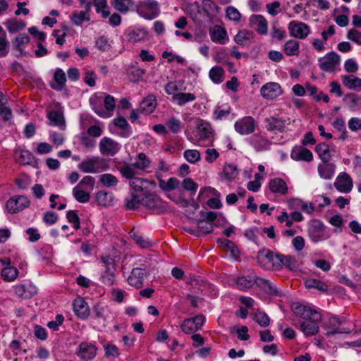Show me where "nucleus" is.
Wrapping results in <instances>:
<instances>
[{
  "instance_id": "41",
  "label": "nucleus",
  "mask_w": 361,
  "mask_h": 361,
  "mask_svg": "<svg viewBox=\"0 0 361 361\" xmlns=\"http://www.w3.org/2000/svg\"><path fill=\"white\" fill-rule=\"evenodd\" d=\"M147 37V32L143 29H135L130 31L128 35V40L130 42L135 43L141 40H144Z\"/></svg>"
},
{
  "instance_id": "21",
  "label": "nucleus",
  "mask_w": 361,
  "mask_h": 361,
  "mask_svg": "<svg viewBox=\"0 0 361 361\" xmlns=\"http://www.w3.org/2000/svg\"><path fill=\"white\" fill-rule=\"evenodd\" d=\"M290 157L295 161H311L313 159L312 152L302 147L294 148L291 152Z\"/></svg>"
},
{
  "instance_id": "50",
  "label": "nucleus",
  "mask_w": 361,
  "mask_h": 361,
  "mask_svg": "<svg viewBox=\"0 0 361 361\" xmlns=\"http://www.w3.org/2000/svg\"><path fill=\"white\" fill-rule=\"evenodd\" d=\"M73 195L75 199L80 203H86L89 202L90 199V193L80 189V187L77 185L73 189Z\"/></svg>"
},
{
  "instance_id": "8",
  "label": "nucleus",
  "mask_w": 361,
  "mask_h": 361,
  "mask_svg": "<svg viewBox=\"0 0 361 361\" xmlns=\"http://www.w3.org/2000/svg\"><path fill=\"white\" fill-rule=\"evenodd\" d=\"M290 35L298 39H305L310 33V27L303 22L291 20L288 25Z\"/></svg>"
},
{
  "instance_id": "56",
  "label": "nucleus",
  "mask_w": 361,
  "mask_h": 361,
  "mask_svg": "<svg viewBox=\"0 0 361 361\" xmlns=\"http://www.w3.org/2000/svg\"><path fill=\"white\" fill-rule=\"evenodd\" d=\"M166 126L171 133L176 134L180 131L182 128V123L178 118L172 117L166 121Z\"/></svg>"
},
{
  "instance_id": "35",
  "label": "nucleus",
  "mask_w": 361,
  "mask_h": 361,
  "mask_svg": "<svg viewBox=\"0 0 361 361\" xmlns=\"http://www.w3.org/2000/svg\"><path fill=\"white\" fill-rule=\"evenodd\" d=\"M19 271L15 267L12 266H6L2 269L1 275L4 281L6 282H12L15 281L18 276Z\"/></svg>"
},
{
  "instance_id": "2",
  "label": "nucleus",
  "mask_w": 361,
  "mask_h": 361,
  "mask_svg": "<svg viewBox=\"0 0 361 361\" xmlns=\"http://www.w3.org/2000/svg\"><path fill=\"white\" fill-rule=\"evenodd\" d=\"M280 255L274 254L272 251L263 249L257 252V259L261 267L267 270L280 269Z\"/></svg>"
},
{
  "instance_id": "23",
  "label": "nucleus",
  "mask_w": 361,
  "mask_h": 361,
  "mask_svg": "<svg viewBox=\"0 0 361 361\" xmlns=\"http://www.w3.org/2000/svg\"><path fill=\"white\" fill-rule=\"evenodd\" d=\"M265 127L269 131L278 130L283 132L286 126V121L274 116H270L265 119Z\"/></svg>"
},
{
  "instance_id": "22",
  "label": "nucleus",
  "mask_w": 361,
  "mask_h": 361,
  "mask_svg": "<svg viewBox=\"0 0 361 361\" xmlns=\"http://www.w3.org/2000/svg\"><path fill=\"white\" fill-rule=\"evenodd\" d=\"M335 169V164L330 162H322L319 164L317 167L319 176L325 180H330L333 178Z\"/></svg>"
},
{
  "instance_id": "17",
  "label": "nucleus",
  "mask_w": 361,
  "mask_h": 361,
  "mask_svg": "<svg viewBox=\"0 0 361 361\" xmlns=\"http://www.w3.org/2000/svg\"><path fill=\"white\" fill-rule=\"evenodd\" d=\"M334 186L341 192H349L353 188V180L347 173H341L337 176Z\"/></svg>"
},
{
  "instance_id": "14",
  "label": "nucleus",
  "mask_w": 361,
  "mask_h": 361,
  "mask_svg": "<svg viewBox=\"0 0 361 361\" xmlns=\"http://www.w3.org/2000/svg\"><path fill=\"white\" fill-rule=\"evenodd\" d=\"M260 93L264 99L273 100L282 94V89L279 83L271 82L261 87Z\"/></svg>"
},
{
  "instance_id": "25",
  "label": "nucleus",
  "mask_w": 361,
  "mask_h": 361,
  "mask_svg": "<svg viewBox=\"0 0 361 361\" xmlns=\"http://www.w3.org/2000/svg\"><path fill=\"white\" fill-rule=\"evenodd\" d=\"M212 134L210 124L204 120H199L197 123V135L200 140L209 139Z\"/></svg>"
},
{
  "instance_id": "7",
  "label": "nucleus",
  "mask_w": 361,
  "mask_h": 361,
  "mask_svg": "<svg viewBox=\"0 0 361 361\" xmlns=\"http://www.w3.org/2000/svg\"><path fill=\"white\" fill-rule=\"evenodd\" d=\"M30 204L29 199L24 195H14L9 198L6 204L8 213L13 214L27 208Z\"/></svg>"
},
{
  "instance_id": "9",
  "label": "nucleus",
  "mask_w": 361,
  "mask_h": 361,
  "mask_svg": "<svg viewBox=\"0 0 361 361\" xmlns=\"http://www.w3.org/2000/svg\"><path fill=\"white\" fill-rule=\"evenodd\" d=\"M343 319L338 317H332L329 318L328 322L324 324V329L325 330V335L326 336H333L337 334L348 333L349 330L344 328H341L343 323Z\"/></svg>"
},
{
  "instance_id": "39",
  "label": "nucleus",
  "mask_w": 361,
  "mask_h": 361,
  "mask_svg": "<svg viewBox=\"0 0 361 361\" xmlns=\"http://www.w3.org/2000/svg\"><path fill=\"white\" fill-rule=\"evenodd\" d=\"M300 43L295 39L287 41L283 46V51L287 56H297L299 54Z\"/></svg>"
},
{
  "instance_id": "59",
  "label": "nucleus",
  "mask_w": 361,
  "mask_h": 361,
  "mask_svg": "<svg viewBox=\"0 0 361 361\" xmlns=\"http://www.w3.org/2000/svg\"><path fill=\"white\" fill-rule=\"evenodd\" d=\"M66 218L68 222L73 224V226L75 229L78 230L80 228V221L76 211H68L66 213Z\"/></svg>"
},
{
  "instance_id": "45",
  "label": "nucleus",
  "mask_w": 361,
  "mask_h": 361,
  "mask_svg": "<svg viewBox=\"0 0 361 361\" xmlns=\"http://www.w3.org/2000/svg\"><path fill=\"white\" fill-rule=\"evenodd\" d=\"M280 259L281 261L280 269L286 267L290 270H295L298 268L297 260L293 256L281 255Z\"/></svg>"
},
{
  "instance_id": "28",
  "label": "nucleus",
  "mask_w": 361,
  "mask_h": 361,
  "mask_svg": "<svg viewBox=\"0 0 361 361\" xmlns=\"http://www.w3.org/2000/svg\"><path fill=\"white\" fill-rule=\"evenodd\" d=\"M110 4L116 11L123 13H128L135 5L133 0H110Z\"/></svg>"
},
{
  "instance_id": "29",
  "label": "nucleus",
  "mask_w": 361,
  "mask_h": 361,
  "mask_svg": "<svg viewBox=\"0 0 361 361\" xmlns=\"http://www.w3.org/2000/svg\"><path fill=\"white\" fill-rule=\"evenodd\" d=\"M95 199L97 204L102 207H109L113 204L114 196L111 192L100 190L96 193Z\"/></svg>"
},
{
  "instance_id": "1",
  "label": "nucleus",
  "mask_w": 361,
  "mask_h": 361,
  "mask_svg": "<svg viewBox=\"0 0 361 361\" xmlns=\"http://www.w3.org/2000/svg\"><path fill=\"white\" fill-rule=\"evenodd\" d=\"M294 314L305 321L300 323V330L308 336L319 332V324L322 321V314L316 310L305 305H296L293 307Z\"/></svg>"
},
{
  "instance_id": "24",
  "label": "nucleus",
  "mask_w": 361,
  "mask_h": 361,
  "mask_svg": "<svg viewBox=\"0 0 361 361\" xmlns=\"http://www.w3.org/2000/svg\"><path fill=\"white\" fill-rule=\"evenodd\" d=\"M253 282L267 294L274 295L279 294L277 288L269 280L255 276Z\"/></svg>"
},
{
  "instance_id": "32",
  "label": "nucleus",
  "mask_w": 361,
  "mask_h": 361,
  "mask_svg": "<svg viewBox=\"0 0 361 361\" xmlns=\"http://www.w3.org/2000/svg\"><path fill=\"white\" fill-rule=\"evenodd\" d=\"M315 151L322 162H329L331 159L329 146L325 142L319 143L315 147Z\"/></svg>"
},
{
  "instance_id": "57",
  "label": "nucleus",
  "mask_w": 361,
  "mask_h": 361,
  "mask_svg": "<svg viewBox=\"0 0 361 361\" xmlns=\"http://www.w3.org/2000/svg\"><path fill=\"white\" fill-rule=\"evenodd\" d=\"M305 286L307 288H314L321 291L327 290V286L324 282L314 279L307 280L305 281Z\"/></svg>"
},
{
  "instance_id": "19",
  "label": "nucleus",
  "mask_w": 361,
  "mask_h": 361,
  "mask_svg": "<svg viewBox=\"0 0 361 361\" xmlns=\"http://www.w3.org/2000/svg\"><path fill=\"white\" fill-rule=\"evenodd\" d=\"M209 33L211 39L214 43L225 44L228 40L226 29L221 25H215Z\"/></svg>"
},
{
  "instance_id": "49",
  "label": "nucleus",
  "mask_w": 361,
  "mask_h": 361,
  "mask_svg": "<svg viewBox=\"0 0 361 361\" xmlns=\"http://www.w3.org/2000/svg\"><path fill=\"white\" fill-rule=\"evenodd\" d=\"M4 24L7 30L13 33L22 30L25 26L24 22L18 20L16 18L9 19Z\"/></svg>"
},
{
  "instance_id": "53",
  "label": "nucleus",
  "mask_w": 361,
  "mask_h": 361,
  "mask_svg": "<svg viewBox=\"0 0 361 361\" xmlns=\"http://www.w3.org/2000/svg\"><path fill=\"white\" fill-rule=\"evenodd\" d=\"M224 71L222 68L219 66L213 67L209 71V78L214 83H221L223 82Z\"/></svg>"
},
{
  "instance_id": "27",
  "label": "nucleus",
  "mask_w": 361,
  "mask_h": 361,
  "mask_svg": "<svg viewBox=\"0 0 361 361\" xmlns=\"http://www.w3.org/2000/svg\"><path fill=\"white\" fill-rule=\"evenodd\" d=\"M238 174L237 167L234 164H226L219 173V178L228 182L232 181Z\"/></svg>"
},
{
  "instance_id": "26",
  "label": "nucleus",
  "mask_w": 361,
  "mask_h": 361,
  "mask_svg": "<svg viewBox=\"0 0 361 361\" xmlns=\"http://www.w3.org/2000/svg\"><path fill=\"white\" fill-rule=\"evenodd\" d=\"M269 188L274 193L286 195L288 192V186L286 182L280 178H275L269 180Z\"/></svg>"
},
{
  "instance_id": "31",
  "label": "nucleus",
  "mask_w": 361,
  "mask_h": 361,
  "mask_svg": "<svg viewBox=\"0 0 361 361\" xmlns=\"http://www.w3.org/2000/svg\"><path fill=\"white\" fill-rule=\"evenodd\" d=\"M343 85L348 90L361 89V78L353 75H344L341 76Z\"/></svg>"
},
{
  "instance_id": "10",
  "label": "nucleus",
  "mask_w": 361,
  "mask_h": 361,
  "mask_svg": "<svg viewBox=\"0 0 361 361\" xmlns=\"http://www.w3.org/2000/svg\"><path fill=\"white\" fill-rule=\"evenodd\" d=\"M341 61L340 56L335 51H331L326 54L324 58L319 60V68L326 72H334Z\"/></svg>"
},
{
  "instance_id": "46",
  "label": "nucleus",
  "mask_w": 361,
  "mask_h": 361,
  "mask_svg": "<svg viewBox=\"0 0 361 361\" xmlns=\"http://www.w3.org/2000/svg\"><path fill=\"white\" fill-rule=\"evenodd\" d=\"M70 18L72 23L75 25H81L83 22L90 20V14L87 13V11H81L78 13H73Z\"/></svg>"
},
{
  "instance_id": "40",
  "label": "nucleus",
  "mask_w": 361,
  "mask_h": 361,
  "mask_svg": "<svg viewBox=\"0 0 361 361\" xmlns=\"http://www.w3.org/2000/svg\"><path fill=\"white\" fill-rule=\"evenodd\" d=\"M142 196L140 197L132 192L129 196L126 197V207L128 209H135L142 204Z\"/></svg>"
},
{
  "instance_id": "48",
  "label": "nucleus",
  "mask_w": 361,
  "mask_h": 361,
  "mask_svg": "<svg viewBox=\"0 0 361 361\" xmlns=\"http://www.w3.org/2000/svg\"><path fill=\"white\" fill-rule=\"evenodd\" d=\"M149 164L150 161L146 154L143 152H140L135 159V161L133 164V166L135 169L144 170L149 166Z\"/></svg>"
},
{
  "instance_id": "33",
  "label": "nucleus",
  "mask_w": 361,
  "mask_h": 361,
  "mask_svg": "<svg viewBox=\"0 0 361 361\" xmlns=\"http://www.w3.org/2000/svg\"><path fill=\"white\" fill-rule=\"evenodd\" d=\"M253 37V32L247 30H240L234 37L235 42L240 45L245 46L249 44Z\"/></svg>"
},
{
  "instance_id": "4",
  "label": "nucleus",
  "mask_w": 361,
  "mask_h": 361,
  "mask_svg": "<svg viewBox=\"0 0 361 361\" xmlns=\"http://www.w3.org/2000/svg\"><path fill=\"white\" fill-rule=\"evenodd\" d=\"M142 205L155 214H162L166 211L167 204L154 193L145 192L142 194Z\"/></svg>"
},
{
  "instance_id": "55",
  "label": "nucleus",
  "mask_w": 361,
  "mask_h": 361,
  "mask_svg": "<svg viewBox=\"0 0 361 361\" xmlns=\"http://www.w3.org/2000/svg\"><path fill=\"white\" fill-rule=\"evenodd\" d=\"M100 182L106 187L116 186L118 182L117 178L111 173H104L100 176Z\"/></svg>"
},
{
  "instance_id": "20",
  "label": "nucleus",
  "mask_w": 361,
  "mask_h": 361,
  "mask_svg": "<svg viewBox=\"0 0 361 361\" xmlns=\"http://www.w3.org/2000/svg\"><path fill=\"white\" fill-rule=\"evenodd\" d=\"M97 348L92 344L82 343L78 348V355L85 360H90L96 355Z\"/></svg>"
},
{
  "instance_id": "60",
  "label": "nucleus",
  "mask_w": 361,
  "mask_h": 361,
  "mask_svg": "<svg viewBox=\"0 0 361 361\" xmlns=\"http://www.w3.org/2000/svg\"><path fill=\"white\" fill-rule=\"evenodd\" d=\"M197 228L199 229V233H202L204 234L210 233L214 229L213 224L208 222L204 219L199 220L197 221Z\"/></svg>"
},
{
  "instance_id": "18",
  "label": "nucleus",
  "mask_w": 361,
  "mask_h": 361,
  "mask_svg": "<svg viewBox=\"0 0 361 361\" xmlns=\"http://www.w3.org/2000/svg\"><path fill=\"white\" fill-rule=\"evenodd\" d=\"M75 314L81 319H86L90 313L89 306L81 297L76 298L73 303Z\"/></svg>"
},
{
  "instance_id": "51",
  "label": "nucleus",
  "mask_w": 361,
  "mask_h": 361,
  "mask_svg": "<svg viewBox=\"0 0 361 361\" xmlns=\"http://www.w3.org/2000/svg\"><path fill=\"white\" fill-rule=\"evenodd\" d=\"M149 183L147 180L135 177L130 181V185L134 192H141L144 194L145 192H148L144 187L145 183Z\"/></svg>"
},
{
  "instance_id": "52",
  "label": "nucleus",
  "mask_w": 361,
  "mask_h": 361,
  "mask_svg": "<svg viewBox=\"0 0 361 361\" xmlns=\"http://www.w3.org/2000/svg\"><path fill=\"white\" fill-rule=\"evenodd\" d=\"M94 5L96 8L97 13H101L102 16L104 18H106L110 16V11L107 8L106 0H93Z\"/></svg>"
},
{
  "instance_id": "58",
  "label": "nucleus",
  "mask_w": 361,
  "mask_h": 361,
  "mask_svg": "<svg viewBox=\"0 0 361 361\" xmlns=\"http://www.w3.org/2000/svg\"><path fill=\"white\" fill-rule=\"evenodd\" d=\"M185 159L190 163L195 164L200 159V153L196 149H187L184 152Z\"/></svg>"
},
{
  "instance_id": "38",
  "label": "nucleus",
  "mask_w": 361,
  "mask_h": 361,
  "mask_svg": "<svg viewBox=\"0 0 361 361\" xmlns=\"http://www.w3.org/2000/svg\"><path fill=\"white\" fill-rule=\"evenodd\" d=\"M217 243L224 246L226 251L230 252V255L232 257L237 259L239 257V250L232 241L226 238H220L217 240Z\"/></svg>"
},
{
  "instance_id": "43",
  "label": "nucleus",
  "mask_w": 361,
  "mask_h": 361,
  "mask_svg": "<svg viewBox=\"0 0 361 361\" xmlns=\"http://www.w3.org/2000/svg\"><path fill=\"white\" fill-rule=\"evenodd\" d=\"M30 42V37L25 34L18 35L13 41V45L20 51L19 54L16 56H19L23 54V47L27 44Z\"/></svg>"
},
{
  "instance_id": "11",
  "label": "nucleus",
  "mask_w": 361,
  "mask_h": 361,
  "mask_svg": "<svg viewBox=\"0 0 361 361\" xmlns=\"http://www.w3.org/2000/svg\"><path fill=\"white\" fill-rule=\"evenodd\" d=\"M255 127V121L252 116H244L237 120L234 124L235 131L242 135L252 133Z\"/></svg>"
},
{
  "instance_id": "61",
  "label": "nucleus",
  "mask_w": 361,
  "mask_h": 361,
  "mask_svg": "<svg viewBox=\"0 0 361 361\" xmlns=\"http://www.w3.org/2000/svg\"><path fill=\"white\" fill-rule=\"evenodd\" d=\"M180 328L185 334H192L198 330L190 318L185 319L180 325Z\"/></svg>"
},
{
  "instance_id": "16",
  "label": "nucleus",
  "mask_w": 361,
  "mask_h": 361,
  "mask_svg": "<svg viewBox=\"0 0 361 361\" xmlns=\"http://www.w3.org/2000/svg\"><path fill=\"white\" fill-rule=\"evenodd\" d=\"M250 27L259 35H267L268 23L266 18L262 15H252L249 18Z\"/></svg>"
},
{
  "instance_id": "34",
  "label": "nucleus",
  "mask_w": 361,
  "mask_h": 361,
  "mask_svg": "<svg viewBox=\"0 0 361 361\" xmlns=\"http://www.w3.org/2000/svg\"><path fill=\"white\" fill-rule=\"evenodd\" d=\"M196 99V97L192 93H183L179 92L174 94L172 96V99L179 106H183L186 103L193 102Z\"/></svg>"
},
{
  "instance_id": "64",
  "label": "nucleus",
  "mask_w": 361,
  "mask_h": 361,
  "mask_svg": "<svg viewBox=\"0 0 361 361\" xmlns=\"http://www.w3.org/2000/svg\"><path fill=\"white\" fill-rule=\"evenodd\" d=\"M226 15L229 20L238 22L240 20V13L233 6H228L226 10Z\"/></svg>"
},
{
  "instance_id": "30",
  "label": "nucleus",
  "mask_w": 361,
  "mask_h": 361,
  "mask_svg": "<svg viewBox=\"0 0 361 361\" xmlns=\"http://www.w3.org/2000/svg\"><path fill=\"white\" fill-rule=\"evenodd\" d=\"M49 121L56 126H65L63 110L61 109L51 110L47 114Z\"/></svg>"
},
{
  "instance_id": "37",
  "label": "nucleus",
  "mask_w": 361,
  "mask_h": 361,
  "mask_svg": "<svg viewBox=\"0 0 361 361\" xmlns=\"http://www.w3.org/2000/svg\"><path fill=\"white\" fill-rule=\"evenodd\" d=\"M17 161L23 165L31 164L34 157L28 150L20 149L15 152Z\"/></svg>"
},
{
  "instance_id": "12",
  "label": "nucleus",
  "mask_w": 361,
  "mask_h": 361,
  "mask_svg": "<svg viewBox=\"0 0 361 361\" xmlns=\"http://www.w3.org/2000/svg\"><path fill=\"white\" fill-rule=\"evenodd\" d=\"M121 149V145L108 137H104L99 142L100 153L106 156H114Z\"/></svg>"
},
{
  "instance_id": "42",
  "label": "nucleus",
  "mask_w": 361,
  "mask_h": 361,
  "mask_svg": "<svg viewBox=\"0 0 361 361\" xmlns=\"http://www.w3.org/2000/svg\"><path fill=\"white\" fill-rule=\"evenodd\" d=\"M54 80L56 82V85H51V87L56 90L60 91L61 90L66 81L65 73L60 68H57L54 73Z\"/></svg>"
},
{
  "instance_id": "62",
  "label": "nucleus",
  "mask_w": 361,
  "mask_h": 361,
  "mask_svg": "<svg viewBox=\"0 0 361 361\" xmlns=\"http://www.w3.org/2000/svg\"><path fill=\"white\" fill-rule=\"evenodd\" d=\"M135 167L133 164H126L119 168V171L121 175L130 180H133L135 177L134 169Z\"/></svg>"
},
{
  "instance_id": "6",
  "label": "nucleus",
  "mask_w": 361,
  "mask_h": 361,
  "mask_svg": "<svg viewBox=\"0 0 361 361\" xmlns=\"http://www.w3.org/2000/svg\"><path fill=\"white\" fill-rule=\"evenodd\" d=\"M308 236L314 243L327 240L329 238L325 231V226L319 220L314 219L310 221L307 229Z\"/></svg>"
},
{
  "instance_id": "3",
  "label": "nucleus",
  "mask_w": 361,
  "mask_h": 361,
  "mask_svg": "<svg viewBox=\"0 0 361 361\" xmlns=\"http://www.w3.org/2000/svg\"><path fill=\"white\" fill-rule=\"evenodd\" d=\"M108 164L105 159L94 156L84 159L78 168L84 173H99L107 169Z\"/></svg>"
},
{
  "instance_id": "15",
  "label": "nucleus",
  "mask_w": 361,
  "mask_h": 361,
  "mask_svg": "<svg viewBox=\"0 0 361 361\" xmlns=\"http://www.w3.org/2000/svg\"><path fill=\"white\" fill-rule=\"evenodd\" d=\"M250 145L257 152L269 150L271 142L259 133L253 134L249 138Z\"/></svg>"
},
{
  "instance_id": "47",
  "label": "nucleus",
  "mask_w": 361,
  "mask_h": 361,
  "mask_svg": "<svg viewBox=\"0 0 361 361\" xmlns=\"http://www.w3.org/2000/svg\"><path fill=\"white\" fill-rule=\"evenodd\" d=\"M234 282L236 288L241 290H246L250 288L254 284L253 278L248 279L245 276L237 277Z\"/></svg>"
},
{
  "instance_id": "44",
  "label": "nucleus",
  "mask_w": 361,
  "mask_h": 361,
  "mask_svg": "<svg viewBox=\"0 0 361 361\" xmlns=\"http://www.w3.org/2000/svg\"><path fill=\"white\" fill-rule=\"evenodd\" d=\"M156 107L155 99L152 97H147L140 104V111L146 114H151Z\"/></svg>"
},
{
  "instance_id": "54",
  "label": "nucleus",
  "mask_w": 361,
  "mask_h": 361,
  "mask_svg": "<svg viewBox=\"0 0 361 361\" xmlns=\"http://www.w3.org/2000/svg\"><path fill=\"white\" fill-rule=\"evenodd\" d=\"M179 180L176 178H170L167 181L160 180L159 181V187L166 191L173 190L178 187Z\"/></svg>"
},
{
  "instance_id": "36",
  "label": "nucleus",
  "mask_w": 361,
  "mask_h": 361,
  "mask_svg": "<svg viewBox=\"0 0 361 361\" xmlns=\"http://www.w3.org/2000/svg\"><path fill=\"white\" fill-rule=\"evenodd\" d=\"M145 73V70L140 68L137 66H132L128 68L127 75L130 81L137 82H139Z\"/></svg>"
},
{
  "instance_id": "5",
  "label": "nucleus",
  "mask_w": 361,
  "mask_h": 361,
  "mask_svg": "<svg viewBox=\"0 0 361 361\" xmlns=\"http://www.w3.org/2000/svg\"><path fill=\"white\" fill-rule=\"evenodd\" d=\"M101 261L105 267V270L101 274L102 282L106 286H112L115 281V260L110 256H102Z\"/></svg>"
},
{
  "instance_id": "63",
  "label": "nucleus",
  "mask_w": 361,
  "mask_h": 361,
  "mask_svg": "<svg viewBox=\"0 0 361 361\" xmlns=\"http://www.w3.org/2000/svg\"><path fill=\"white\" fill-rule=\"evenodd\" d=\"M189 14L193 20H195L197 18L196 13H201L202 12H204L208 14V11L202 8L197 2L190 4L189 6Z\"/></svg>"
},
{
  "instance_id": "13",
  "label": "nucleus",
  "mask_w": 361,
  "mask_h": 361,
  "mask_svg": "<svg viewBox=\"0 0 361 361\" xmlns=\"http://www.w3.org/2000/svg\"><path fill=\"white\" fill-rule=\"evenodd\" d=\"M147 274L148 272L145 269L133 268L127 280L128 284L136 288H142L144 285L145 277Z\"/></svg>"
}]
</instances>
